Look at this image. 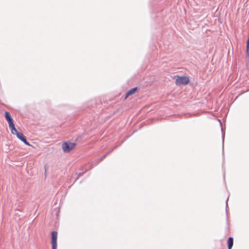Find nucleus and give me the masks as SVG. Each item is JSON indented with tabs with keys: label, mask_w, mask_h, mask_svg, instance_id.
Returning a JSON list of instances; mask_svg holds the SVG:
<instances>
[{
	"label": "nucleus",
	"mask_w": 249,
	"mask_h": 249,
	"mask_svg": "<svg viewBox=\"0 0 249 249\" xmlns=\"http://www.w3.org/2000/svg\"><path fill=\"white\" fill-rule=\"evenodd\" d=\"M189 81V78L186 76H180L176 80V84L180 85L181 84H187Z\"/></svg>",
	"instance_id": "2"
},
{
	"label": "nucleus",
	"mask_w": 249,
	"mask_h": 249,
	"mask_svg": "<svg viewBox=\"0 0 249 249\" xmlns=\"http://www.w3.org/2000/svg\"><path fill=\"white\" fill-rule=\"evenodd\" d=\"M81 175H82V174L80 173L79 174V175H78V177H79V176H81Z\"/></svg>",
	"instance_id": "12"
},
{
	"label": "nucleus",
	"mask_w": 249,
	"mask_h": 249,
	"mask_svg": "<svg viewBox=\"0 0 249 249\" xmlns=\"http://www.w3.org/2000/svg\"><path fill=\"white\" fill-rule=\"evenodd\" d=\"M76 145V144L74 142H64L62 144V148L64 152L68 153L74 149Z\"/></svg>",
	"instance_id": "1"
},
{
	"label": "nucleus",
	"mask_w": 249,
	"mask_h": 249,
	"mask_svg": "<svg viewBox=\"0 0 249 249\" xmlns=\"http://www.w3.org/2000/svg\"><path fill=\"white\" fill-rule=\"evenodd\" d=\"M51 235L52 249H56L57 232L56 231H53L51 233Z\"/></svg>",
	"instance_id": "3"
},
{
	"label": "nucleus",
	"mask_w": 249,
	"mask_h": 249,
	"mask_svg": "<svg viewBox=\"0 0 249 249\" xmlns=\"http://www.w3.org/2000/svg\"><path fill=\"white\" fill-rule=\"evenodd\" d=\"M137 88H133L129 90L126 93L125 98H127L129 96L134 94L137 91Z\"/></svg>",
	"instance_id": "6"
},
{
	"label": "nucleus",
	"mask_w": 249,
	"mask_h": 249,
	"mask_svg": "<svg viewBox=\"0 0 249 249\" xmlns=\"http://www.w3.org/2000/svg\"><path fill=\"white\" fill-rule=\"evenodd\" d=\"M108 154V153H106V154L104 155L103 156H102L99 159V161H101L102 160H103L106 156Z\"/></svg>",
	"instance_id": "9"
},
{
	"label": "nucleus",
	"mask_w": 249,
	"mask_h": 249,
	"mask_svg": "<svg viewBox=\"0 0 249 249\" xmlns=\"http://www.w3.org/2000/svg\"><path fill=\"white\" fill-rule=\"evenodd\" d=\"M233 244V239L231 237H230L228 239V248L231 249L232 247Z\"/></svg>",
	"instance_id": "8"
},
{
	"label": "nucleus",
	"mask_w": 249,
	"mask_h": 249,
	"mask_svg": "<svg viewBox=\"0 0 249 249\" xmlns=\"http://www.w3.org/2000/svg\"><path fill=\"white\" fill-rule=\"evenodd\" d=\"M221 131L222 132V141H223V146L224 145V135L225 133L223 132V129L221 127Z\"/></svg>",
	"instance_id": "10"
},
{
	"label": "nucleus",
	"mask_w": 249,
	"mask_h": 249,
	"mask_svg": "<svg viewBox=\"0 0 249 249\" xmlns=\"http://www.w3.org/2000/svg\"><path fill=\"white\" fill-rule=\"evenodd\" d=\"M228 198L227 199V201H226V208H227V207H228Z\"/></svg>",
	"instance_id": "11"
},
{
	"label": "nucleus",
	"mask_w": 249,
	"mask_h": 249,
	"mask_svg": "<svg viewBox=\"0 0 249 249\" xmlns=\"http://www.w3.org/2000/svg\"><path fill=\"white\" fill-rule=\"evenodd\" d=\"M17 137L25 144L29 146L30 145L29 142L26 140V138L24 137L22 133L20 132L19 134H18V135Z\"/></svg>",
	"instance_id": "4"
},
{
	"label": "nucleus",
	"mask_w": 249,
	"mask_h": 249,
	"mask_svg": "<svg viewBox=\"0 0 249 249\" xmlns=\"http://www.w3.org/2000/svg\"><path fill=\"white\" fill-rule=\"evenodd\" d=\"M4 116H5L6 120H7V121L8 123L9 126L10 125L12 126V124H14V123H13V119L11 117L10 114L8 112L6 111L5 112Z\"/></svg>",
	"instance_id": "5"
},
{
	"label": "nucleus",
	"mask_w": 249,
	"mask_h": 249,
	"mask_svg": "<svg viewBox=\"0 0 249 249\" xmlns=\"http://www.w3.org/2000/svg\"><path fill=\"white\" fill-rule=\"evenodd\" d=\"M9 128L11 130V133L14 134L16 135L17 136L19 134L20 132H18V130L16 129V128L15 127L14 124H12V126L10 125L9 126Z\"/></svg>",
	"instance_id": "7"
}]
</instances>
